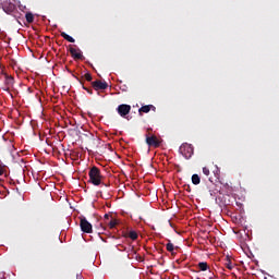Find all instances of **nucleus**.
Here are the masks:
<instances>
[{"mask_svg":"<svg viewBox=\"0 0 279 279\" xmlns=\"http://www.w3.org/2000/svg\"><path fill=\"white\" fill-rule=\"evenodd\" d=\"M80 226L82 232H85L86 234H93V225L88 222L86 218L81 219Z\"/></svg>","mask_w":279,"mask_h":279,"instance_id":"nucleus-5","label":"nucleus"},{"mask_svg":"<svg viewBox=\"0 0 279 279\" xmlns=\"http://www.w3.org/2000/svg\"><path fill=\"white\" fill-rule=\"evenodd\" d=\"M197 269H199V271H208V263L206 262L198 263Z\"/></svg>","mask_w":279,"mask_h":279,"instance_id":"nucleus-10","label":"nucleus"},{"mask_svg":"<svg viewBox=\"0 0 279 279\" xmlns=\"http://www.w3.org/2000/svg\"><path fill=\"white\" fill-rule=\"evenodd\" d=\"M89 182L94 186H100L102 184L104 175H101V170L96 166H93L88 172Z\"/></svg>","mask_w":279,"mask_h":279,"instance_id":"nucleus-1","label":"nucleus"},{"mask_svg":"<svg viewBox=\"0 0 279 279\" xmlns=\"http://www.w3.org/2000/svg\"><path fill=\"white\" fill-rule=\"evenodd\" d=\"M226 267H227V269H229L230 271H231V269H234V265L232 264L231 260H228V262L226 263Z\"/></svg>","mask_w":279,"mask_h":279,"instance_id":"nucleus-18","label":"nucleus"},{"mask_svg":"<svg viewBox=\"0 0 279 279\" xmlns=\"http://www.w3.org/2000/svg\"><path fill=\"white\" fill-rule=\"evenodd\" d=\"M203 173H204V175H210V169H208L207 167H204Z\"/></svg>","mask_w":279,"mask_h":279,"instance_id":"nucleus-20","label":"nucleus"},{"mask_svg":"<svg viewBox=\"0 0 279 279\" xmlns=\"http://www.w3.org/2000/svg\"><path fill=\"white\" fill-rule=\"evenodd\" d=\"M75 78L77 80V82H80V84H82L83 90H86V93H88V95H93V88H88V87L84 86V83L80 80V77L75 76Z\"/></svg>","mask_w":279,"mask_h":279,"instance_id":"nucleus-12","label":"nucleus"},{"mask_svg":"<svg viewBox=\"0 0 279 279\" xmlns=\"http://www.w3.org/2000/svg\"><path fill=\"white\" fill-rule=\"evenodd\" d=\"M184 189L187 193H191V185H184Z\"/></svg>","mask_w":279,"mask_h":279,"instance_id":"nucleus-22","label":"nucleus"},{"mask_svg":"<svg viewBox=\"0 0 279 279\" xmlns=\"http://www.w3.org/2000/svg\"><path fill=\"white\" fill-rule=\"evenodd\" d=\"M199 182H202V179L199 178V174H193L192 175V184L197 186V184H199Z\"/></svg>","mask_w":279,"mask_h":279,"instance_id":"nucleus-13","label":"nucleus"},{"mask_svg":"<svg viewBox=\"0 0 279 279\" xmlns=\"http://www.w3.org/2000/svg\"><path fill=\"white\" fill-rule=\"evenodd\" d=\"M129 239H131L132 241H136V239H138V233H136V231H130L128 233Z\"/></svg>","mask_w":279,"mask_h":279,"instance_id":"nucleus-15","label":"nucleus"},{"mask_svg":"<svg viewBox=\"0 0 279 279\" xmlns=\"http://www.w3.org/2000/svg\"><path fill=\"white\" fill-rule=\"evenodd\" d=\"M84 78L86 80V82H93V75L90 73H86L84 75Z\"/></svg>","mask_w":279,"mask_h":279,"instance_id":"nucleus-19","label":"nucleus"},{"mask_svg":"<svg viewBox=\"0 0 279 279\" xmlns=\"http://www.w3.org/2000/svg\"><path fill=\"white\" fill-rule=\"evenodd\" d=\"M105 186H108V184H105Z\"/></svg>","mask_w":279,"mask_h":279,"instance_id":"nucleus-24","label":"nucleus"},{"mask_svg":"<svg viewBox=\"0 0 279 279\" xmlns=\"http://www.w3.org/2000/svg\"><path fill=\"white\" fill-rule=\"evenodd\" d=\"M151 108L156 109V107H154V105H146L140 108L138 112H144L145 114H147V112H149L151 110Z\"/></svg>","mask_w":279,"mask_h":279,"instance_id":"nucleus-9","label":"nucleus"},{"mask_svg":"<svg viewBox=\"0 0 279 279\" xmlns=\"http://www.w3.org/2000/svg\"><path fill=\"white\" fill-rule=\"evenodd\" d=\"M105 219H110V215L106 214Z\"/></svg>","mask_w":279,"mask_h":279,"instance_id":"nucleus-23","label":"nucleus"},{"mask_svg":"<svg viewBox=\"0 0 279 279\" xmlns=\"http://www.w3.org/2000/svg\"><path fill=\"white\" fill-rule=\"evenodd\" d=\"M117 223H119L117 221V219H111L108 223L109 228L112 230V228H117Z\"/></svg>","mask_w":279,"mask_h":279,"instance_id":"nucleus-17","label":"nucleus"},{"mask_svg":"<svg viewBox=\"0 0 279 279\" xmlns=\"http://www.w3.org/2000/svg\"><path fill=\"white\" fill-rule=\"evenodd\" d=\"M147 134L146 136V145H148V147H155L158 148L161 145V141L158 140V136L154 135V134H149V132H151V129H147Z\"/></svg>","mask_w":279,"mask_h":279,"instance_id":"nucleus-3","label":"nucleus"},{"mask_svg":"<svg viewBox=\"0 0 279 279\" xmlns=\"http://www.w3.org/2000/svg\"><path fill=\"white\" fill-rule=\"evenodd\" d=\"M194 151L195 149L193 148V145L189 143H183L179 148V153L183 156L185 160H191V158H193Z\"/></svg>","mask_w":279,"mask_h":279,"instance_id":"nucleus-2","label":"nucleus"},{"mask_svg":"<svg viewBox=\"0 0 279 279\" xmlns=\"http://www.w3.org/2000/svg\"><path fill=\"white\" fill-rule=\"evenodd\" d=\"M70 53L74 60H82L84 58V54H82V50L73 48V46H70Z\"/></svg>","mask_w":279,"mask_h":279,"instance_id":"nucleus-7","label":"nucleus"},{"mask_svg":"<svg viewBox=\"0 0 279 279\" xmlns=\"http://www.w3.org/2000/svg\"><path fill=\"white\" fill-rule=\"evenodd\" d=\"M8 84H12L14 82V78L12 76H9L7 78Z\"/></svg>","mask_w":279,"mask_h":279,"instance_id":"nucleus-21","label":"nucleus"},{"mask_svg":"<svg viewBox=\"0 0 279 279\" xmlns=\"http://www.w3.org/2000/svg\"><path fill=\"white\" fill-rule=\"evenodd\" d=\"M16 7L12 3L8 4V5H3V11L7 13V14H12V11L15 10Z\"/></svg>","mask_w":279,"mask_h":279,"instance_id":"nucleus-8","label":"nucleus"},{"mask_svg":"<svg viewBox=\"0 0 279 279\" xmlns=\"http://www.w3.org/2000/svg\"><path fill=\"white\" fill-rule=\"evenodd\" d=\"M166 250L168 252H171L173 254V251L175 250V246L173 245V243H171V241H169L166 245Z\"/></svg>","mask_w":279,"mask_h":279,"instance_id":"nucleus-16","label":"nucleus"},{"mask_svg":"<svg viewBox=\"0 0 279 279\" xmlns=\"http://www.w3.org/2000/svg\"><path fill=\"white\" fill-rule=\"evenodd\" d=\"M25 19H26V22H27V23H29V24L34 23V13L27 12V13L25 14Z\"/></svg>","mask_w":279,"mask_h":279,"instance_id":"nucleus-14","label":"nucleus"},{"mask_svg":"<svg viewBox=\"0 0 279 279\" xmlns=\"http://www.w3.org/2000/svg\"><path fill=\"white\" fill-rule=\"evenodd\" d=\"M61 36L64 38V40H68V43H75V39L64 32H61Z\"/></svg>","mask_w":279,"mask_h":279,"instance_id":"nucleus-11","label":"nucleus"},{"mask_svg":"<svg viewBox=\"0 0 279 279\" xmlns=\"http://www.w3.org/2000/svg\"><path fill=\"white\" fill-rule=\"evenodd\" d=\"M94 90H106L108 88L107 82H101L100 80L92 82Z\"/></svg>","mask_w":279,"mask_h":279,"instance_id":"nucleus-6","label":"nucleus"},{"mask_svg":"<svg viewBox=\"0 0 279 279\" xmlns=\"http://www.w3.org/2000/svg\"><path fill=\"white\" fill-rule=\"evenodd\" d=\"M132 110V106L122 104L117 108L118 114L122 117L123 119H126Z\"/></svg>","mask_w":279,"mask_h":279,"instance_id":"nucleus-4","label":"nucleus"}]
</instances>
